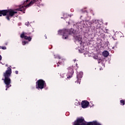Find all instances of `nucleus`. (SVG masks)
I'll return each instance as SVG.
<instances>
[{
    "label": "nucleus",
    "instance_id": "1",
    "mask_svg": "<svg viewBox=\"0 0 125 125\" xmlns=\"http://www.w3.org/2000/svg\"><path fill=\"white\" fill-rule=\"evenodd\" d=\"M11 68L10 67H8L7 70L6 71L5 73L3 74V76L5 78L4 80V83L6 84V87L8 88L11 86V80L9 77L11 76Z\"/></svg>",
    "mask_w": 125,
    "mask_h": 125
},
{
    "label": "nucleus",
    "instance_id": "2",
    "mask_svg": "<svg viewBox=\"0 0 125 125\" xmlns=\"http://www.w3.org/2000/svg\"><path fill=\"white\" fill-rule=\"evenodd\" d=\"M73 125H101V124L96 121L86 123L84 121V119L83 117H81L78 118L77 120L74 122Z\"/></svg>",
    "mask_w": 125,
    "mask_h": 125
},
{
    "label": "nucleus",
    "instance_id": "3",
    "mask_svg": "<svg viewBox=\"0 0 125 125\" xmlns=\"http://www.w3.org/2000/svg\"><path fill=\"white\" fill-rule=\"evenodd\" d=\"M15 13H17V12L14 11L12 10H3L0 11V17L2 16V15L3 16H5V15H8V14H9V15L6 17V19L9 21Z\"/></svg>",
    "mask_w": 125,
    "mask_h": 125
},
{
    "label": "nucleus",
    "instance_id": "4",
    "mask_svg": "<svg viewBox=\"0 0 125 125\" xmlns=\"http://www.w3.org/2000/svg\"><path fill=\"white\" fill-rule=\"evenodd\" d=\"M29 0H26L23 3V5L24 6H21V7L19 9H18V11H23V13H25V9H26V7H29V6H31L34 2L36 1L35 0H32L28 4H27V3L28 2Z\"/></svg>",
    "mask_w": 125,
    "mask_h": 125
},
{
    "label": "nucleus",
    "instance_id": "5",
    "mask_svg": "<svg viewBox=\"0 0 125 125\" xmlns=\"http://www.w3.org/2000/svg\"><path fill=\"white\" fill-rule=\"evenodd\" d=\"M61 33H63V36H62V39H64V40H66V39H67L68 38V36H67V35H68V34H71L70 33L69 30H59L58 31V34L59 35H61Z\"/></svg>",
    "mask_w": 125,
    "mask_h": 125
},
{
    "label": "nucleus",
    "instance_id": "6",
    "mask_svg": "<svg viewBox=\"0 0 125 125\" xmlns=\"http://www.w3.org/2000/svg\"><path fill=\"white\" fill-rule=\"evenodd\" d=\"M44 85H45V82L43 81L42 80H39L38 81V84H37V86H36V88L42 89Z\"/></svg>",
    "mask_w": 125,
    "mask_h": 125
},
{
    "label": "nucleus",
    "instance_id": "7",
    "mask_svg": "<svg viewBox=\"0 0 125 125\" xmlns=\"http://www.w3.org/2000/svg\"><path fill=\"white\" fill-rule=\"evenodd\" d=\"M71 67H69L67 68L68 70V73L67 74V79H70V78H72V76H73V74H74V67H73V66Z\"/></svg>",
    "mask_w": 125,
    "mask_h": 125
},
{
    "label": "nucleus",
    "instance_id": "8",
    "mask_svg": "<svg viewBox=\"0 0 125 125\" xmlns=\"http://www.w3.org/2000/svg\"><path fill=\"white\" fill-rule=\"evenodd\" d=\"M88 105H89V103L86 101H83L81 103V106L83 108L88 107Z\"/></svg>",
    "mask_w": 125,
    "mask_h": 125
},
{
    "label": "nucleus",
    "instance_id": "9",
    "mask_svg": "<svg viewBox=\"0 0 125 125\" xmlns=\"http://www.w3.org/2000/svg\"><path fill=\"white\" fill-rule=\"evenodd\" d=\"M25 33L23 32L21 35V38H24V40H27L29 41V42H31L32 40V38L31 37H28L27 36H24Z\"/></svg>",
    "mask_w": 125,
    "mask_h": 125
},
{
    "label": "nucleus",
    "instance_id": "10",
    "mask_svg": "<svg viewBox=\"0 0 125 125\" xmlns=\"http://www.w3.org/2000/svg\"><path fill=\"white\" fill-rule=\"evenodd\" d=\"M102 54L104 57H108L109 56V52L107 50H104Z\"/></svg>",
    "mask_w": 125,
    "mask_h": 125
},
{
    "label": "nucleus",
    "instance_id": "11",
    "mask_svg": "<svg viewBox=\"0 0 125 125\" xmlns=\"http://www.w3.org/2000/svg\"><path fill=\"white\" fill-rule=\"evenodd\" d=\"M93 58H94V59L98 60V63H100V62H102V60H101V58H100L99 57H98V56L97 55L93 56Z\"/></svg>",
    "mask_w": 125,
    "mask_h": 125
},
{
    "label": "nucleus",
    "instance_id": "12",
    "mask_svg": "<svg viewBox=\"0 0 125 125\" xmlns=\"http://www.w3.org/2000/svg\"><path fill=\"white\" fill-rule=\"evenodd\" d=\"M83 72H80L77 73V78L78 80H79V79H82V78H83Z\"/></svg>",
    "mask_w": 125,
    "mask_h": 125
},
{
    "label": "nucleus",
    "instance_id": "13",
    "mask_svg": "<svg viewBox=\"0 0 125 125\" xmlns=\"http://www.w3.org/2000/svg\"><path fill=\"white\" fill-rule=\"evenodd\" d=\"M75 39L77 42H82V37L81 36H76L75 37Z\"/></svg>",
    "mask_w": 125,
    "mask_h": 125
},
{
    "label": "nucleus",
    "instance_id": "14",
    "mask_svg": "<svg viewBox=\"0 0 125 125\" xmlns=\"http://www.w3.org/2000/svg\"><path fill=\"white\" fill-rule=\"evenodd\" d=\"M121 104L123 105H125V100H122L120 101Z\"/></svg>",
    "mask_w": 125,
    "mask_h": 125
},
{
    "label": "nucleus",
    "instance_id": "15",
    "mask_svg": "<svg viewBox=\"0 0 125 125\" xmlns=\"http://www.w3.org/2000/svg\"><path fill=\"white\" fill-rule=\"evenodd\" d=\"M22 43V45H25V44H26V43H28V42L25 41H23Z\"/></svg>",
    "mask_w": 125,
    "mask_h": 125
},
{
    "label": "nucleus",
    "instance_id": "16",
    "mask_svg": "<svg viewBox=\"0 0 125 125\" xmlns=\"http://www.w3.org/2000/svg\"><path fill=\"white\" fill-rule=\"evenodd\" d=\"M1 48L2 49H6V47L5 46L1 47Z\"/></svg>",
    "mask_w": 125,
    "mask_h": 125
},
{
    "label": "nucleus",
    "instance_id": "17",
    "mask_svg": "<svg viewBox=\"0 0 125 125\" xmlns=\"http://www.w3.org/2000/svg\"><path fill=\"white\" fill-rule=\"evenodd\" d=\"M25 25L26 26H29V22H26Z\"/></svg>",
    "mask_w": 125,
    "mask_h": 125
},
{
    "label": "nucleus",
    "instance_id": "18",
    "mask_svg": "<svg viewBox=\"0 0 125 125\" xmlns=\"http://www.w3.org/2000/svg\"><path fill=\"white\" fill-rule=\"evenodd\" d=\"M15 73H16V74H18V71H15Z\"/></svg>",
    "mask_w": 125,
    "mask_h": 125
},
{
    "label": "nucleus",
    "instance_id": "19",
    "mask_svg": "<svg viewBox=\"0 0 125 125\" xmlns=\"http://www.w3.org/2000/svg\"><path fill=\"white\" fill-rule=\"evenodd\" d=\"M1 60V56L0 55V61Z\"/></svg>",
    "mask_w": 125,
    "mask_h": 125
},
{
    "label": "nucleus",
    "instance_id": "20",
    "mask_svg": "<svg viewBox=\"0 0 125 125\" xmlns=\"http://www.w3.org/2000/svg\"><path fill=\"white\" fill-rule=\"evenodd\" d=\"M58 58H59V59L60 58V57L59 56H58Z\"/></svg>",
    "mask_w": 125,
    "mask_h": 125
},
{
    "label": "nucleus",
    "instance_id": "21",
    "mask_svg": "<svg viewBox=\"0 0 125 125\" xmlns=\"http://www.w3.org/2000/svg\"><path fill=\"white\" fill-rule=\"evenodd\" d=\"M0 64H2V62H0Z\"/></svg>",
    "mask_w": 125,
    "mask_h": 125
},
{
    "label": "nucleus",
    "instance_id": "22",
    "mask_svg": "<svg viewBox=\"0 0 125 125\" xmlns=\"http://www.w3.org/2000/svg\"><path fill=\"white\" fill-rule=\"evenodd\" d=\"M0 48H1V46H0Z\"/></svg>",
    "mask_w": 125,
    "mask_h": 125
},
{
    "label": "nucleus",
    "instance_id": "23",
    "mask_svg": "<svg viewBox=\"0 0 125 125\" xmlns=\"http://www.w3.org/2000/svg\"><path fill=\"white\" fill-rule=\"evenodd\" d=\"M6 90H7V88L6 89Z\"/></svg>",
    "mask_w": 125,
    "mask_h": 125
},
{
    "label": "nucleus",
    "instance_id": "24",
    "mask_svg": "<svg viewBox=\"0 0 125 125\" xmlns=\"http://www.w3.org/2000/svg\"><path fill=\"white\" fill-rule=\"evenodd\" d=\"M74 61H76V60H75Z\"/></svg>",
    "mask_w": 125,
    "mask_h": 125
},
{
    "label": "nucleus",
    "instance_id": "25",
    "mask_svg": "<svg viewBox=\"0 0 125 125\" xmlns=\"http://www.w3.org/2000/svg\"><path fill=\"white\" fill-rule=\"evenodd\" d=\"M74 67H75V66H73V68H74Z\"/></svg>",
    "mask_w": 125,
    "mask_h": 125
}]
</instances>
